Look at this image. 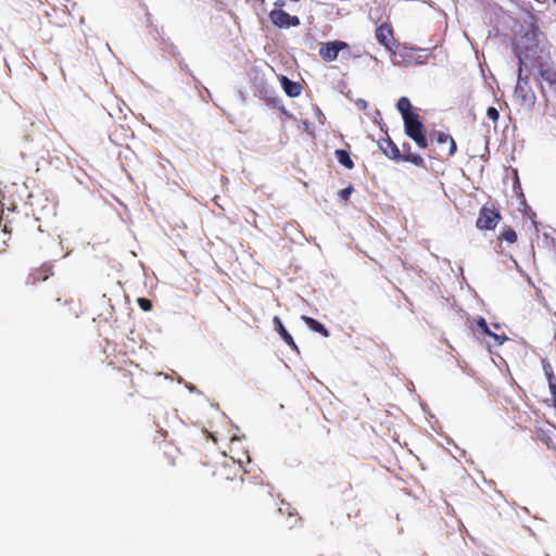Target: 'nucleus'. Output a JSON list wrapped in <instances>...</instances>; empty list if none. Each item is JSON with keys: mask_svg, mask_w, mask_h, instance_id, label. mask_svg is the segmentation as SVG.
Returning a JSON list of instances; mask_svg holds the SVG:
<instances>
[{"mask_svg": "<svg viewBox=\"0 0 556 556\" xmlns=\"http://www.w3.org/2000/svg\"><path fill=\"white\" fill-rule=\"evenodd\" d=\"M405 132L410 137L418 147L426 148L427 139L424 132V125L416 113L415 115L404 118Z\"/></svg>", "mask_w": 556, "mask_h": 556, "instance_id": "f257e3e1", "label": "nucleus"}, {"mask_svg": "<svg viewBox=\"0 0 556 556\" xmlns=\"http://www.w3.org/2000/svg\"><path fill=\"white\" fill-rule=\"evenodd\" d=\"M348 48V43L341 40H333L325 42L319 48V56L325 62H332L337 60L339 53Z\"/></svg>", "mask_w": 556, "mask_h": 556, "instance_id": "f03ea898", "label": "nucleus"}, {"mask_svg": "<svg viewBox=\"0 0 556 556\" xmlns=\"http://www.w3.org/2000/svg\"><path fill=\"white\" fill-rule=\"evenodd\" d=\"M271 22L280 27V28H289L292 26H298L300 24V20L295 15H290L286 11L281 9L273 10L269 14Z\"/></svg>", "mask_w": 556, "mask_h": 556, "instance_id": "7ed1b4c3", "label": "nucleus"}, {"mask_svg": "<svg viewBox=\"0 0 556 556\" xmlns=\"http://www.w3.org/2000/svg\"><path fill=\"white\" fill-rule=\"evenodd\" d=\"M500 222V214L491 208H482L477 219V227L479 229L492 230Z\"/></svg>", "mask_w": 556, "mask_h": 556, "instance_id": "20e7f679", "label": "nucleus"}, {"mask_svg": "<svg viewBox=\"0 0 556 556\" xmlns=\"http://www.w3.org/2000/svg\"><path fill=\"white\" fill-rule=\"evenodd\" d=\"M515 94L520 99L522 105L530 106L534 103V93L528 87V83L521 78V67L519 68V78L515 89Z\"/></svg>", "mask_w": 556, "mask_h": 556, "instance_id": "39448f33", "label": "nucleus"}, {"mask_svg": "<svg viewBox=\"0 0 556 556\" xmlns=\"http://www.w3.org/2000/svg\"><path fill=\"white\" fill-rule=\"evenodd\" d=\"M378 41L383 45L388 50L392 49L393 33L388 25H380L376 30Z\"/></svg>", "mask_w": 556, "mask_h": 556, "instance_id": "423d86ee", "label": "nucleus"}, {"mask_svg": "<svg viewBox=\"0 0 556 556\" xmlns=\"http://www.w3.org/2000/svg\"><path fill=\"white\" fill-rule=\"evenodd\" d=\"M281 87L289 97H298L301 93V85L289 80L287 77L280 78Z\"/></svg>", "mask_w": 556, "mask_h": 556, "instance_id": "0eeeda50", "label": "nucleus"}, {"mask_svg": "<svg viewBox=\"0 0 556 556\" xmlns=\"http://www.w3.org/2000/svg\"><path fill=\"white\" fill-rule=\"evenodd\" d=\"M302 319L304 320V323L307 325V327L315 331V332H319L320 334H323L324 337H328L329 336V332L328 330L325 328V326L323 324H320L319 321L315 320L314 318L312 317H307V316H303Z\"/></svg>", "mask_w": 556, "mask_h": 556, "instance_id": "6e6552de", "label": "nucleus"}, {"mask_svg": "<svg viewBox=\"0 0 556 556\" xmlns=\"http://www.w3.org/2000/svg\"><path fill=\"white\" fill-rule=\"evenodd\" d=\"M397 110L400 111L403 119L416 114V112L412 110L410 101L405 97L400 98L397 101Z\"/></svg>", "mask_w": 556, "mask_h": 556, "instance_id": "1a4fd4ad", "label": "nucleus"}, {"mask_svg": "<svg viewBox=\"0 0 556 556\" xmlns=\"http://www.w3.org/2000/svg\"><path fill=\"white\" fill-rule=\"evenodd\" d=\"M543 370L545 372V376L547 378V381H548V387H549V390L556 401V378L554 376V372H553V369H552V366L551 364L548 363H544L543 364Z\"/></svg>", "mask_w": 556, "mask_h": 556, "instance_id": "9d476101", "label": "nucleus"}, {"mask_svg": "<svg viewBox=\"0 0 556 556\" xmlns=\"http://www.w3.org/2000/svg\"><path fill=\"white\" fill-rule=\"evenodd\" d=\"M438 142L442 146H447V154L453 155L456 151V143L454 139L447 134H439Z\"/></svg>", "mask_w": 556, "mask_h": 556, "instance_id": "9b49d317", "label": "nucleus"}, {"mask_svg": "<svg viewBox=\"0 0 556 556\" xmlns=\"http://www.w3.org/2000/svg\"><path fill=\"white\" fill-rule=\"evenodd\" d=\"M336 155L339 163L345 166L346 168H352L354 166L349 153L345 152L344 150H337Z\"/></svg>", "mask_w": 556, "mask_h": 556, "instance_id": "f8f14e48", "label": "nucleus"}, {"mask_svg": "<svg viewBox=\"0 0 556 556\" xmlns=\"http://www.w3.org/2000/svg\"><path fill=\"white\" fill-rule=\"evenodd\" d=\"M501 238L507 241L508 243H514L517 240V233L515 230L510 228H505L502 232Z\"/></svg>", "mask_w": 556, "mask_h": 556, "instance_id": "ddd939ff", "label": "nucleus"}, {"mask_svg": "<svg viewBox=\"0 0 556 556\" xmlns=\"http://www.w3.org/2000/svg\"><path fill=\"white\" fill-rule=\"evenodd\" d=\"M486 334L494 339L495 345H502L507 340V337L504 333H495L494 331H491V333Z\"/></svg>", "mask_w": 556, "mask_h": 556, "instance_id": "4468645a", "label": "nucleus"}, {"mask_svg": "<svg viewBox=\"0 0 556 556\" xmlns=\"http://www.w3.org/2000/svg\"><path fill=\"white\" fill-rule=\"evenodd\" d=\"M274 325H275V329L276 331L282 336V334H286L288 331L286 330L285 326L282 325V321L281 319L278 317V316H275L274 317Z\"/></svg>", "mask_w": 556, "mask_h": 556, "instance_id": "2eb2a0df", "label": "nucleus"}, {"mask_svg": "<svg viewBox=\"0 0 556 556\" xmlns=\"http://www.w3.org/2000/svg\"><path fill=\"white\" fill-rule=\"evenodd\" d=\"M387 146H388V149L389 150H384L386 154H388L390 157H397L399 156V149L392 143V142H387Z\"/></svg>", "mask_w": 556, "mask_h": 556, "instance_id": "dca6fc26", "label": "nucleus"}, {"mask_svg": "<svg viewBox=\"0 0 556 556\" xmlns=\"http://www.w3.org/2000/svg\"><path fill=\"white\" fill-rule=\"evenodd\" d=\"M486 115L494 123H496L498 117H500L498 111L495 108H489L488 111H486Z\"/></svg>", "mask_w": 556, "mask_h": 556, "instance_id": "f3484780", "label": "nucleus"}, {"mask_svg": "<svg viewBox=\"0 0 556 556\" xmlns=\"http://www.w3.org/2000/svg\"><path fill=\"white\" fill-rule=\"evenodd\" d=\"M138 304L143 311H150L152 306L151 302L143 298L138 299Z\"/></svg>", "mask_w": 556, "mask_h": 556, "instance_id": "a211bd4d", "label": "nucleus"}, {"mask_svg": "<svg viewBox=\"0 0 556 556\" xmlns=\"http://www.w3.org/2000/svg\"><path fill=\"white\" fill-rule=\"evenodd\" d=\"M477 327L483 332V333H491L490 328L488 327L485 320L483 318L479 319L477 323Z\"/></svg>", "mask_w": 556, "mask_h": 556, "instance_id": "6ab92c4d", "label": "nucleus"}, {"mask_svg": "<svg viewBox=\"0 0 556 556\" xmlns=\"http://www.w3.org/2000/svg\"><path fill=\"white\" fill-rule=\"evenodd\" d=\"M281 338L285 340V342L291 346L292 349H296V344L294 342V340L292 339V337L289 334V332H287L286 334H282Z\"/></svg>", "mask_w": 556, "mask_h": 556, "instance_id": "aec40b11", "label": "nucleus"}, {"mask_svg": "<svg viewBox=\"0 0 556 556\" xmlns=\"http://www.w3.org/2000/svg\"><path fill=\"white\" fill-rule=\"evenodd\" d=\"M352 193V187H348V188H344L342 189L340 192H339V197L346 201L349 199V197L351 195Z\"/></svg>", "mask_w": 556, "mask_h": 556, "instance_id": "412c9836", "label": "nucleus"}, {"mask_svg": "<svg viewBox=\"0 0 556 556\" xmlns=\"http://www.w3.org/2000/svg\"><path fill=\"white\" fill-rule=\"evenodd\" d=\"M413 162L419 164L421 162V159L419 156H416L413 159Z\"/></svg>", "mask_w": 556, "mask_h": 556, "instance_id": "4be33fe9", "label": "nucleus"}, {"mask_svg": "<svg viewBox=\"0 0 556 556\" xmlns=\"http://www.w3.org/2000/svg\"><path fill=\"white\" fill-rule=\"evenodd\" d=\"M361 106L365 108V106H366V103L363 101V102L361 103Z\"/></svg>", "mask_w": 556, "mask_h": 556, "instance_id": "5701e85b", "label": "nucleus"}, {"mask_svg": "<svg viewBox=\"0 0 556 556\" xmlns=\"http://www.w3.org/2000/svg\"><path fill=\"white\" fill-rule=\"evenodd\" d=\"M556 2V0H554Z\"/></svg>", "mask_w": 556, "mask_h": 556, "instance_id": "b1692460", "label": "nucleus"}]
</instances>
